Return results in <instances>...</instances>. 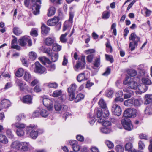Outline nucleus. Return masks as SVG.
<instances>
[{
    "label": "nucleus",
    "instance_id": "nucleus-62",
    "mask_svg": "<svg viewBox=\"0 0 152 152\" xmlns=\"http://www.w3.org/2000/svg\"><path fill=\"white\" fill-rule=\"evenodd\" d=\"M103 123L102 125L104 126H110L111 124V122L108 121H105V119L104 120Z\"/></svg>",
    "mask_w": 152,
    "mask_h": 152
},
{
    "label": "nucleus",
    "instance_id": "nucleus-6",
    "mask_svg": "<svg viewBox=\"0 0 152 152\" xmlns=\"http://www.w3.org/2000/svg\"><path fill=\"white\" fill-rule=\"evenodd\" d=\"M112 111L114 115L117 116H120L122 113V110L121 107L116 104H114L113 105Z\"/></svg>",
    "mask_w": 152,
    "mask_h": 152
},
{
    "label": "nucleus",
    "instance_id": "nucleus-39",
    "mask_svg": "<svg viewBox=\"0 0 152 152\" xmlns=\"http://www.w3.org/2000/svg\"><path fill=\"white\" fill-rule=\"evenodd\" d=\"M144 112L145 114L147 115H150L152 114V107L151 106H148L145 109Z\"/></svg>",
    "mask_w": 152,
    "mask_h": 152
},
{
    "label": "nucleus",
    "instance_id": "nucleus-60",
    "mask_svg": "<svg viewBox=\"0 0 152 152\" xmlns=\"http://www.w3.org/2000/svg\"><path fill=\"white\" fill-rule=\"evenodd\" d=\"M105 56L106 60L110 61L111 63L113 62V60L112 56L107 54H105Z\"/></svg>",
    "mask_w": 152,
    "mask_h": 152
},
{
    "label": "nucleus",
    "instance_id": "nucleus-32",
    "mask_svg": "<svg viewBox=\"0 0 152 152\" xmlns=\"http://www.w3.org/2000/svg\"><path fill=\"white\" fill-rule=\"evenodd\" d=\"M42 32V34H47L49 31L50 28L43 24L41 26Z\"/></svg>",
    "mask_w": 152,
    "mask_h": 152
},
{
    "label": "nucleus",
    "instance_id": "nucleus-31",
    "mask_svg": "<svg viewBox=\"0 0 152 152\" xmlns=\"http://www.w3.org/2000/svg\"><path fill=\"white\" fill-rule=\"evenodd\" d=\"M56 9L53 7L50 8L48 10L47 15L48 16L50 17L53 15L55 13Z\"/></svg>",
    "mask_w": 152,
    "mask_h": 152
},
{
    "label": "nucleus",
    "instance_id": "nucleus-58",
    "mask_svg": "<svg viewBox=\"0 0 152 152\" xmlns=\"http://www.w3.org/2000/svg\"><path fill=\"white\" fill-rule=\"evenodd\" d=\"M113 91L112 90H107L106 91V96L108 97H111L113 95Z\"/></svg>",
    "mask_w": 152,
    "mask_h": 152
},
{
    "label": "nucleus",
    "instance_id": "nucleus-24",
    "mask_svg": "<svg viewBox=\"0 0 152 152\" xmlns=\"http://www.w3.org/2000/svg\"><path fill=\"white\" fill-rule=\"evenodd\" d=\"M1 104L2 107L4 108L8 107L11 105L10 101L7 99L2 100L1 102Z\"/></svg>",
    "mask_w": 152,
    "mask_h": 152
},
{
    "label": "nucleus",
    "instance_id": "nucleus-64",
    "mask_svg": "<svg viewBox=\"0 0 152 152\" xmlns=\"http://www.w3.org/2000/svg\"><path fill=\"white\" fill-rule=\"evenodd\" d=\"M139 148L141 150L143 149L145 147L144 143L141 141H140L138 142Z\"/></svg>",
    "mask_w": 152,
    "mask_h": 152
},
{
    "label": "nucleus",
    "instance_id": "nucleus-13",
    "mask_svg": "<svg viewBox=\"0 0 152 152\" xmlns=\"http://www.w3.org/2000/svg\"><path fill=\"white\" fill-rule=\"evenodd\" d=\"M29 143L27 142H20V147L19 151L22 152H25L28 150Z\"/></svg>",
    "mask_w": 152,
    "mask_h": 152
},
{
    "label": "nucleus",
    "instance_id": "nucleus-11",
    "mask_svg": "<svg viewBox=\"0 0 152 152\" xmlns=\"http://www.w3.org/2000/svg\"><path fill=\"white\" fill-rule=\"evenodd\" d=\"M69 144L72 146L73 150L75 151H78L80 149V146L78 144V142L76 140H70Z\"/></svg>",
    "mask_w": 152,
    "mask_h": 152
},
{
    "label": "nucleus",
    "instance_id": "nucleus-17",
    "mask_svg": "<svg viewBox=\"0 0 152 152\" xmlns=\"http://www.w3.org/2000/svg\"><path fill=\"white\" fill-rule=\"evenodd\" d=\"M123 91L126 93L124 94V98L127 99L130 98L134 94V91L129 89L124 88Z\"/></svg>",
    "mask_w": 152,
    "mask_h": 152
},
{
    "label": "nucleus",
    "instance_id": "nucleus-20",
    "mask_svg": "<svg viewBox=\"0 0 152 152\" xmlns=\"http://www.w3.org/2000/svg\"><path fill=\"white\" fill-rule=\"evenodd\" d=\"M58 21V17H54L53 19H49L47 22V24L50 26H53L57 23Z\"/></svg>",
    "mask_w": 152,
    "mask_h": 152
},
{
    "label": "nucleus",
    "instance_id": "nucleus-7",
    "mask_svg": "<svg viewBox=\"0 0 152 152\" xmlns=\"http://www.w3.org/2000/svg\"><path fill=\"white\" fill-rule=\"evenodd\" d=\"M95 115L94 116L95 118L96 117L97 118V121L99 123H101L103 122L104 120V118L103 117L102 110H98L96 109L95 110Z\"/></svg>",
    "mask_w": 152,
    "mask_h": 152
},
{
    "label": "nucleus",
    "instance_id": "nucleus-14",
    "mask_svg": "<svg viewBox=\"0 0 152 152\" xmlns=\"http://www.w3.org/2000/svg\"><path fill=\"white\" fill-rule=\"evenodd\" d=\"M12 37L14 39L12 40L11 42V48L15 49L18 50H20V47L17 45V39L14 36H13Z\"/></svg>",
    "mask_w": 152,
    "mask_h": 152
},
{
    "label": "nucleus",
    "instance_id": "nucleus-26",
    "mask_svg": "<svg viewBox=\"0 0 152 152\" xmlns=\"http://www.w3.org/2000/svg\"><path fill=\"white\" fill-rule=\"evenodd\" d=\"M32 77V76L29 72L26 71L25 72L23 77L25 80L27 82H30L31 79Z\"/></svg>",
    "mask_w": 152,
    "mask_h": 152
},
{
    "label": "nucleus",
    "instance_id": "nucleus-2",
    "mask_svg": "<svg viewBox=\"0 0 152 152\" xmlns=\"http://www.w3.org/2000/svg\"><path fill=\"white\" fill-rule=\"evenodd\" d=\"M37 126L33 124L30 125L26 128L27 134H29L30 137L32 139H36L38 136V132L35 130Z\"/></svg>",
    "mask_w": 152,
    "mask_h": 152
},
{
    "label": "nucleus",
    "instance_id": "nucleus-21",
    "mask_svg": "<svg viewBox=\"0 0 152 152\" xmlns=\"http://www.w3.org/2000/svg\"><path fill=\"white\" fill-rule=\"evenodd\" d=\"M129 40L132 41V42H139L140 41V38L137 36L135 33H132L131 34L129 37Z\"/></svg>",
    "mask_w": 152,
    "mask_h": 152
},
{
    "label": "nucleus",
    "instance_id": "nucleus-29",
    "mask_svg": "<svg viewBox=\"0 0 152 152\" xmlns=\"http://www.w3.org/2000/svg\"><path fill=\"white\" fill-rule=\"evenodd\" d=\"M137 42H131L129 43V48H130L131 50H134L138 45Z\"/></svg>",
    "mask_w": 152,
    "mask_h": 152
},
{
    "label": "nucleus",
    "instance_id": "nucleus-52",
    "mask_svg": "<svg viewBox=\"0 0 152 152\" xmlns=\"http://www.w3.org/2000/svg\"><path fill=\"white\" fill-rule=\"evenodd\" d=\"M47 86L50 88H56L58 87V84L56 83H48Z\"/></svg>",
    "mask_w": 152,
    "mask_h": 152
},
{
    "label": "nucleus",
    "instance_id": "nucleus-46",
    "mask_svg": "<svg viewBox=\"0 0 152 152\" xmlns=\"http://www.w3.org/2000/svg\"><path fill=\"white\" fill-rule=\"evenodd\" d=\"M24 70L22 68H20L15 73L16 76L18 77H22L23 74Z\"/></svg>",
    "mask_w": 152,
    "mask_h": 152
},
{
    "label": "nucleus",
    "instance_id": "nucleus-10",
    "mask_svg": "<svg viewBox=\"0 0 152 152\" xmlns=\"http://www.w3.org/2000/svg\"><path fill=\"white\" fill-rule=\"evenodd\" d=\"M54 108L56 111H65L68 108L67 106L64 104H61L58 102H56L54 104Z\"/></svg>",
    "mask_w": 152,
    "mask_h": 152
},
{
    "label": "nucleus",
    "instance_id": "nucleus-5",
    "mask_svg": "<svg viewBox=\"0 0 152 152\" xmlns=\"http://www.w3.org/2000/svg\"><path fill=\"white\" fill-rule=\"evenodd\" d=\"M121 124L124 129L128 131H131L133 129V126L130 120L127 118H125L121 120Z\"/></svg>",
    "mask_w": 152,
    "mask_h": 152
},
{
    "label": "nucleus",
    "instance_id": "nucleus-8",
    "mask_svg": "<svg viewBox=\"0 0 152 152\" xmlns=\"http://www.w3.org/2000/svg\"><path fill=\"white\" fill-rule=\"evenodd\" d=\"M44 105L49 110H52L53 102L50 99L47 98H44L42 100Z\"/></svg>",
    "mask_w": 152,
    "mask_h": 152
},
{
    "label": "nucleus",
    "instance_id": "nucleus-22",
    "mask_svg": "<svg viewBox=\"0 0 152 152\" xmlns=\"http://www.w3.org/2000/svg\"><path fill=\"white\" fill-rule=\"evenodd\" d=\"M32 98L31 96L27 95L23 97L22 101L24 103L29 104L32 103Z\"/></svg>",
    "mask_w": 152,
    "mask_h": 152
},
{
    "label": "nucleus",
    "instance_id": "nucleus-19",
    "mask_svg": "<svg viewBox=\"0 0 152 152\" xmlns=\"http://www.w3.org/2000/svg\"><path fill=\"white\" fill-rule=\"evenodd\" d=\"M20 142L18 141H15L13 142L10 145L11 148L19 150L20 147Z\"/></svg>",
    "mask_w": 152,
    "mask_h": 152
},
{
    "label": "nucleus",
    "instance_id": "nucleus-63",
    "mask_svg": "<svg viewBox=\"0 0 152 152\" xmlns=\"http://www.w3.org/2000/svg\"><path fill=\"white\" fill-rule=\"evenodd\" d=\"M136 71L134 70H130L128 72L129 75L131 77H134L136 75Z\"/></svg>",
    "mask_w": 152,
    "mask_h": 152
},
{
    "label": "nucleus",
    "instance_id": "nucleus-45",
    "mask_svg": "<svg viewBox=\"0 0 152 152\" xmlns=\"http://www.w3.org/2000/svg\"><path fill=\"white\" fill-rule=\"evenodd\" d=\"M100 130L101 132L104 134H108L110 133L111 132L110 129L106 127H104L101 128L100 129Z\"/></svg>",
    "mask_w": 152,
    "mask_h": 152
},
{
    "label": "nucleus",
    "instance_id": "nucleus-53",
    "mask_svg": "<svg viewBox=\"0 0 152 152\" xmlns=\"http://www.w3.org/2000/svg\"><path fill=\"white\" fill-rule=\"evenodd\" d=\"M6 134L7 136L9 138L12 139L13 138L14 135L10 129H8L6 131Z\"/></svg>",
    "mask_w": 152,
    "mask_h": 152
},
{
    "label": "nucleus",
    "instance_id": "nucleus-56",
    "mask_svg": "<svg viewBox=\"0 0 152 152\" xmlns=\"http://www.w3.org/2000/svg\"><path fill=\"white\" fill-rule=\"evenodd\" d=\"M106 144L109 148H112L114 147L113 143L109 140L106 141Z\"/></svg>",
    "mask_w": 152,
    "mask_h": 152
},
{
    "label": "nucleus",
    "instance_id": "nucleus-61",
    "mask_svg": "<svg viewBox=\"0 0 152 152\" xmlns=\"http://www.w3.org/2000/svg\"><path fill=\"white\" fill-rule=\"evenodd\" d=\"M89 118L91 119V120L89 121L91 125L93 124L97 120H97L96 118L94 116H93V117H92L90 115Z\"/></svg>",
    "mask_w": 152,
    "mask_h": 152
},
{
    "label": "nucleus",
    "instance_id": "nucleus-4",
    "mask_svg": "<svg viewBox=\"0 0 152 152\" xmlns=\"http://www.w3.org/2000/svg\"><path fill=\"white\" fill-rule=\"evenodd\" d=\"M137 113V110L134 108H129L126 109L123 113V116L125 118H134Z\"/></svg>",
    "mask_w": 152,
    "mask_h": 152
},
{
    "label": "nucleus",
    "instance_id": "nucleus-55",
    "mask_svg": "<svg viewBox=\"0 0 152 152\" xmlns=\"http://www.w3.org/2000/svg\"><path fill=\"white\" fill-rule=\"evenodd\" d=\"M51 56V60L53 62L56 61L58 59V53H54L52 56Z\"/></svg>",
    "mask_w": 152,
    "mask_h": 152
},
{
    "label": "nucleus",
    "instance_id": "nucleus-42",
    "mask_svg": "<svg viewBox=\"0 0 152 152\" xmlns=\"http://www.w3.org/2000/svg\"><path fill=\"white\" fill-rule=\"evenodd\" d=\"M98 103L100 107L103 109H105L107 108L106 104L102 99H100Z\"/></svg>",
    "mask_w": 152,
    "mask_h": 152
},
{
    "label": "nucleus",
    "instance_id": "nucleus-40",
    "mask_svg": "<svg viewBox=\"0 0 152 152\" xmlns=\"http://www.w3.org/2000/svg\"><path fill=\"white\" fill-rule=\"evenodd\" d=\"M52 48L53 50L55 51H58L61 50V47L57 43H55L53 45Z\"/></svg>",
    "mask_w": 152,
    "mask_h": 152
},
{
    "label": "nucleus",
    "instance_id": "nucleus-28",
    "mask_svg": "<svg viewBox=\"0 0 152 152\" xmlns=\"http://www.w3.org/2000/svg\"><path fill=\"white\" fill-rule=\"evenodd\" d=\"M133 98L126 100L124 102V105L128 107L133 106Z\"/></svg>",
    "mask_w": 152,
    "mask_h": 152
},
{
    "label": "nucleus",
    "instance_id": "nucleus-23",
    "mask_svg": "<svg viewBox=\"0 0 152 152\" xmlns=\"http://www.w3.org/2000/svg\"><path fill=\"white\" fill-rule=\"evenodd\" d=\"M16 83L19 86L20 89L21 90H23L24 89L23 86L26 85V83L23 82L22 80L18 79L16 81Z\"/></svg>",
    "mask_w": 152,
    "mask_h": 152
},
{
    "label": "nucleus",
    "instance_id": "nucleus-41",
    "mask_svg": "<svg viewBox=\"0 0 152 152\" xmlns=\"http://www.w3.org/2000/svg\"><path fill=\"white\" fill-rule=\"evenodd\" d=\"M62 93L61 90H56L53 91V96L54 97H58L61 96Z\"/></svg>",
    "mask_w": 152,
    "mask_h": 152
},
{
    "label": "nucleus",
    "instance_id": "nucleus-59",
    "mask_svg": "<svg viewBox=\"0 0 152 152\" xmlns=\"http://www.w3.org/2000/svg\"><path fill=\"white\" fill-rule=\"evenodd\" d=\"M100 58H98L95 60L94 63V66L98 67L100 64Z\"/></svg>",
    "mask_w": 152,
    "mask_h": 152
},
{
    "label": "nucleus",
    "instance_id": "nucleus-25",
    "mask_svg": "<svg viewBox=\"0 0 152 152\" xmlns=\"http://www.w3.org/2000/svg\"><path fill=\"white\" fill-rule=\"evenodd\" d=\"M77 80L78 82H80L82 81L86 80L87 78L85 77V73H82L78 75L77 77Z\"/></svg>",
    "mask_w": 152,
    "mask_h": 152
},
{
    "label": "nucleus",
    "instance_id": "nucleus-27",
    "mask_svg": "<svg viewBox=\"0 0 152 152\" xmlns=\"http://www.w3.org/2000/svg\"><path fill=\"white\" fill-rule=\"evenodd\" d=\"M8 142V139L6 136L3 134H0V143L6 144Z\"/></svg>",
    "mask_w": 152,
    "mask_h": 152
},
{
    "label": "nucleus",
    "instance_id": "nucleus-44",
    "mask_svg": "<svg viewBox=\"0 0 152 152\" xmlns=\"http://www.w3.org/2000/svg\"><path fill=\"white\" fill-rule=\"evenodd\" d=\"M110 15V13L109 11H104L102 15V18L104 19H107L109 18Z\"/></svg>",
    "mask_w": 152,
    "mask_h": 152
},
{
    "label": "nucleus",
    "instance_id": "nucleus-12",
    "mask_svg": "<svg viewBox=\"0 0 152 152\" xmlns=\"http://www.w3.org/2000/svg\"><path fill=\"white\" fill-rule=\"evenodd\" d=\"M127 79L124 82V83L125 84H127L129 88L132 89H136L137 88V82L134 81L132 79L130 81L127 82Z\"/></svg>",
    "mask_w": 152,
    "mask_h": 152
},
{
    "label": "nucleus",
    "instance_id": "nucleus-37",
    "mask_svg": "<svg viewBox=\"0 0 152 152\" xmlns=\"http://www.w3.org/2000/svg\"><path fill=\"white\" fill-rule=\"evenodd\" d=\"M39 59L44 65H45L46 63L49 64L50 63V61L45 57H40Z\"/></svg>",
    "mask_w": 152,
    "mask_h": 152
},
{
    "label": "nucleus",
    "instance_id": "nucleus-9",
    "mask_svg": "<svg viewBox=\"0 0 152 152\" xmlns=\"http://www.w3.org/2000/svg\"><path fill=\"white\" fill-rule=\"evenodd\" d=\"M35 65L34 71L35 72L42 74L45 72V68L42 66L38 62H36Z\"/></svg>",
    "mask_w": 152,
    "mask_h": 152
},
{
    "label": "nucleus",
    "instance_id": "nucleus-49",
    "mask_svg": "<svg viewBox=\"0 0 152 152\" xmlns=\"http://www.w3.org/2000/svg\"><path fill=\"white\" fill-rule=\"evenodd\" d=\"M141 105V103L140 100L133 98V106L139 107Z\"/></svg>",
    "mask_w": 152,
    "mask_h": 152
},
{
    "label": "nucleus",
    "instance_id": "nucleus-43",
    "mask_svg": "<svg viewBox=\"0 0 152 152\" xmlns=\"http://www.w3.org/2000/svg\"><path fill=\"white\" fill-rule=\"evenodd\" d=\"M67 35V33H66L61 36L60 37V40L61 42L62 43H65L67 42V39L66 38V36Z\"/></svg>",
    "mask_w": 152,
    "mask_h": 152
},
{
    "label": "nucleus",
    "instance_id": "nucleus-57",
    "mask_svg": "<svg viewBox=\"0 0 152 152\" xmlns=\"http://www.w3.org/2000/svg\"><path fill=\"white\" fill-rule=\"evenodd\" d=\"M105 109L104 110V113H102L103 117L104 118V119L105 118L109 116L110 114L107 108Z\"/></svg>",
    "mask_w": 152,
    "mask_h": 152
},
{
    "label": "nucleus",
    "instance_id": "nucleus-35",
    "mask_svg": "<svg viewBox=\"0 0 152 152\" xmlns=\"http://www.w3.org/2000/svg\"><path fill=\"white\" fill-rule=\"evenodd\" d=\"M54 41V40L52 38H47L45 40V43L48 46H50L53 43Z\"/></svg>",
    "mask_w": 152,
    "mask_h": 152
},
{
    "label": "nucleus",
    "instance_id": "nucleus-48",
    "mask_svg": "<svg viewBox=\"0 0 152 152\" xmlns=\"http://www.w3.org/2000/svg\"><path fill=\"white\" fill-rule=\"evenodd\" d=\"M84 97V96L82 94H78L75 99V101L76 102H77L81 99H83Z\"/></svg>",
    "mask_w": 152,
    "mask_h": 152
},
{
    "label": "nucleus",
    "instance_id": "nucleus-47",
    "mask_svg": "<svg viewBox=\"0 0 152 152\" xmlns=\"http://www.w3.org/2000/svg\"><path fill=\"white\" fill-rule=\"evenodd\" d=\"M40 113V115L42 117H46L48 115L49 112L48 111H47L46 109H43L41 110Z\"/></svg>",
    "mask_w": 152,
    "mask_h": 152
},
{
    "label": "nucleus",
    "instance_id": "nucleus-18",
    "mask_svg": "<svg viewBox=\"0 0 152 152\" xmlns=\"http://www.w3.org/2000/svg\"><path fill=\"white\" fill-rule=\"evenodd\" d=\"M85 67V65L82 64L80 61H77L74 67V69L76 71H78L80 70L84 69Z\"/></svg>",
    "mask_w": 152,
    "mask_h": 152
},
{
    "label": "nucleus",
    "instance_id": "nucleus-36",
    "mask_svg": "<svg viewBox=\"0 0 152 152\" xmlns=\"http://www.w3.org/2000/svg\"><path fill=\"white\" fill-rule=\"evenodd\" d=\"M142 81L143 84H145L146 85H150L152 84V82H151V80L148 77H143L142 78Z\"/></svg>",
    "mask_w": 152,
    "mask_h": 152
},
{
    "label": "nucleus",
    "instance_id": "nucleus-38",
    "mask_svg": "<svg viewBox=\"0 0 152 152\" xmlns=\"http://www.w3.org/2000/svg\"><path fill=\"white\" fill-rule=\"evenodd\" d=\"M13 32L16 35L19 36L22 34V31L19 28L15 27L13 28Z\"/></svg>",
    "mask_w": 152,
    "mask_h": 152
},
{
    "label": "nucleus",
    "instance_id": "nucleus-54",
    "mask_svg": "<svg viewBox=\"0 0 152 152\" xmlns=\"http://www.w3.org/2000/svg\"><path fill=\"white\" fill-rule=\"evenodd\" d=\"M115 149L117 152H123L124 148L121 145H118L115 147Z\"/></svg>",
    "mask_w": 152,
    "mask_h": 152
},
{
    "label": "nucleus",
    "instance_id": "nucleus-34",
    "mask_svg": "<svg viewBox=\"0 0 152 152\" xmlns=\"http://www.w3.org/2000/svg\"><path fill=\"white\" fill-rule=\"evenodd\" d=\"M77 87V86L75 84H74L71 85L68 88V93H75Z\"/></svg>",
    "mask_w": 152,
    "mask_h": 152
},
{
    "label": "nucleus",
    "instance_id": "nucleus-15",
    "mask_svg": "<svg viewBox=\"0 0 152 152\" xmlns=\"http://www.w3.org/2000/svg\"><path fill=\"white\" fill-rule=\"evenodd\" d=\"M137 87L139 91H136L137 94H141L145 92L148 89V86L145 84H141L137 86Z\"/></svg>",
    "mask_w": 152,
    "mask_h": 152
},
{
    "label": "nucleus",
    "instance_id": "nucleus-51",
    "mask_svg": "<svg viewBox=\"0 0 152 152\" xmlns=\"http://www.w3.org/2000/svg\"><path fill=\"white\" fill-rule=\"evenodd\" d=\"M29 55L30 58L32 60H35L37 57L36 54L34 52H30Z\"/></svg>",
    "mask_w": 152,
    "mask_h": 152
},
{
    "label": "nucleus",
    "instance_id": "nucleus-1",
    "mask_svg": "<svg viewBox=\"0 0 152 152\" xmlns=\"http://www.w3.org/2000/svg\"><path fill=\"white\" fill-rule=\"evenodd\" d=\"M41 0H31L32 4H30V0H24V5L26 7H28L30 4L33 10V13L37 15L39 13L40 5Z\"/></svg>",
    "mask_w": 152,
    "mask_h": 152
},
{
    "label": "nucleus",
    "instance_id": "nucleus-33",
    "mask_svg": "<svg viewBox=\"0 0 152 152\" xmlns=\"http://www.w3.org/2000/svg\"><path fill=\"white\" fill-rule=\"evenodd\" d=\"M145 99L146 104H148L152 102V94H147L145 95Z\"/></svg>",
    "mask_w": 152,
    "mask_h": 152
},
{
    "label": "nucleus",
    "instance_id": "nucleus-30",
    "mask_svg": "<svg viewBox=\"0 0 152 152\" xmlns=\"http://www.w3.org/2000/svg\"><path fill=\"white\" fill-rule=\"evenodd\" d=\"M72 23L69 21H66L64 23L63 28V31H65L67 29H69L70 27L72 26Z\"/></svg>",
    "mask_w": 152,
    "mask_h": 152
},
{
    "label": "nucleus",
    "instance_id": "nucleus-3",
    "mask_svg": "<svg viewBox=\"0 0 152 152\" xmlns=\"http://www.w3.org/2000/svg\"><path fill=\"white\" fill-rule=\"evenodd\" d=\"M12 126H14L18 129L16 130V133L18 136H22L24 134V129L26 126V125L24 123L17 122L12 124Z\"/></svg>",
    "mask_w": 152,
    "mask_h": 152
},
{
    "label": "nucleus",
    "instance_id": "nucleus-16",
    "mask_svg": "<svg viewBox=\"0 0 152 152\" xmlns=\"http://www.w3.org/2000/svg\"><path fill=\"white\" fill-rule=\"evenodd\" d=\"M28 36H24L20 37L18 40L19 45L24 47L26 45Z\"/></svg>",
    "mask_w": 152,
    "mask_h": 152
},
{
    "label": "nucleus",
    "instance_id": "nucleus-50",
    "mask_svg": "<svg viewBox=\"0 0 152 152\" xmlns=\"http://www.w3.org/2000/svg\"><path fill=\"white\" fill-rule=\"evenodd\" d=\"M132 145L131 143L128 142L126 143L125 145V150L129 151L132 150L131 149L132 148Z\"/></svg>",
    "mask_w": 152,
    "mask_h": 152
}]
</instances>
